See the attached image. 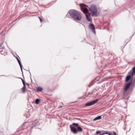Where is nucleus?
Here are the masks:
<instances>
[{"label": "nucleus", "mask_w": 135, "mask_h": 135, "mask_svg": "<svg viewBox=\"0 0 135 135\" xmlns=\"http://www.w3.org/2000/svg\"><path fill=\"white\" fill-rule=\"evenodd\" d=\"M67 15H68V14H67L66 15V16L68 17V16H67Z\"/></svg>", "instance_id": "c9c22d12"}, {"label": "nucleus", "mask_w": 135, "mask_h": 135, "mask_svg": "<svg viewBox=\"0 0 135 135\" xmlns=\"http://www.w3.org/2000/svg\"><path fill=\"white\" fill-rule=\"evenodd\" d=\"M38 18H39V20H40V21L41 22H42V19H41V18L40 17H38Z\"/></svg>", "instance_id": "393cba45"}, {"label": "nucleus", "mask_w": 135, "mask_h": 135, "mask_svg": "<svg viewBox=\"0 0 135 135\" xmlns=\"http://www.w3.org/2000/svg\"><path fill=\"white\" fill-rule=\"evenodd\" d=\"M89 28L93 33L95 34H96V32L95 30V28L93 24H90L89 25Z\"/></svg>", "instance_id": "423d86ee"}, {"label": "nucleus", "mask_w": 135, "mask_h": 135, "mask_svg": "<svg viewBox=\"0 0 135 135\" xmlns=\"http://www.w3.org/2000/svg\"><path fill=\"white\" fill-rule=\"evenodd\" d=\"M33 103H35L36 104H39L40 102H32Z\"/></svg>", "instance_id": "6ab92c4d"}, {"label": "nucleus", "mask_w": 135, "mask_h": 135, "mask_svg": "<svg viewBox=\"0 0 135 135\" xmlns=\"http://www.w3.org/2000/svg\"><path fill=\"white\" fill-rule=\"evenodd\" d=\"M62 107V106H60L59 107V108H61V107Z\"/></svg>", "instance_id": "c85d7f7f"}, {"label": "nucleus", "mask_w": 135, "mask_h": 135, "mask_svg": "<svg viewBox=\"0 0 135 135\" xmlns=\"http://www.w3.org/2000/svg\"><path fill=\"white\" fill-rule=\"evenodd\" d=\"M83 98V97H81V98H79V99H80V98Z\"/></svg>", "instance_id": "72a5a7b5"}, {"label": "nucleus", "mask_w": 135, "mask_h": 135, "mask_svg": "<svg viewBox=\"0 0 135 135\" xmlns=\"http://www.w3.org/2000/svg\"><path fill=\"white\" fill-rule=\"evenodd\" d=\"M97 90L96 89H93L91 91L89 92L88 93V95L93 94L94 92H95L97 91Z\"/></svg>", "instance_id": "9b49d317"}, {"label": "nucleus", "mask_w": 135, "mask_h": 135, "mask_svg": "<svg viewBox=\"0 0 135 135\" xmlns=\"http://www.w3.org/2000/svg\"><path fill=\"white\" fill-rule=\"evenodd\" d=\"M73 20L76 22L81 20L82 16L80 13L76 10L72 9L69 11L68 12Z\"/></svg>", "instance_id": "f257e3e1"}, {"label": "nucleus", "mask_w": 135, "mask_h": 135, "mask_svg": "<svg viewBox=\"0 0 135 135\" xmlns=\"http://www.w3.org/2000/svg\"><path fill=\"white\" fill-rule=\"evenodd\" d=\"M132 83V80H131L125 86L124 88V90L122 93V95L123 98L126 99H128L129 98V95L128 93H127V90L129 88Z\"/></svg>", "instance_id": "f03ea898"}, {"label": "nucleus", "mask_w": 135, "mask_h": 135, "mask_svg": "<svg viewBox=\"0 0 135 135\" xmlns=\"http://www.w3.org/2000/svg\"><path fill=\"white\" fill-rule=\"evenodd\" d=\"M83 130L82 129L80 126H78L77 128V130L78 132H81Z\"/></svg>", "instance_id": "2eb2a0df"}, {"label": "nucleus", "mask_w": 135, "mask_h": 135, "mask_svg": "<svg viewBox=\"0 0 135 135\" xmlns=\"http://www.w3.org/2000/svg\"><path fill=\"white\" fill-rule=\"evenodd\" d=\"M97 102H89L85 104V106H88L94 104Z\"/></svg>", "instance_id": "1a4fd4ad"}, {"label": "nucleus", "mask_w": 135, "mask_h": 135, "mask_svg": "<svg viewBox=\"0 0 135 135\" xmlns=\"http://www.w3.org/2000/svg\"><path fill=\"white\" fill-rule=\"evenodd\" d=\"M43 90V89L40 87H38L37 90V92H38L39 91H41Z\"/></svg>", "instance_id": "4468645a"}, {"label": "nucleus", "mask_w": 135, "mask_h": 135, "mask_svg": "<svg viewBox=\"0 0 135 135\" xmlns=\"http://www.w3.org/2000/svg\"><path fill=\"white\" fill-rule=\"evenodd\" d=\"M23 87L22 88L26 89V86L25 85V83H23Z\"/></svg>", "instance_id": "aec40b11"}, {"label": "nucleus", "mask_w": 135, "mask_h": 135, "mask_svg": "<svg viewBox=\"0 0 135 135\" xmlns=\"http://www.w3.org/2000/svg\"><path fill=\"white\" fill-rule=\"evenodd\" d=\"M113 135H116V133L115 132H113Z\"/></svg>", "instance_id": "cd10ccee"}, {"label": "nucleus", "mask_w": 135, "mask_h": 135, "mask_svg": "<svg viewBox=\"0 0 135 135\" xmlns=\"http://www.w3.org/2000/svg\"><path fill=\"white\" fill-rule=\"evenodd\" d=\"M16 59H17V61L20 65V68H21V72H22V75H23V70H22V65L21 64V61H20V60L18 59V58L17 57H16Z\"/></svg>", "instance_id": "6e6552de"}, {"label": "nucleus", "mask_w": 135, "mask_h": 135, "mask_svg": "<svg viewBox=\"0 0 135 135\" xmlns=\"http://www.w3.org/2000/svg\"><path fill=\"white\" fill-rule=\"evenodd\" d=\"M35 101H40L39 99H36Z\"/></svg>", "instance_id": "a878e982"}, {"label": "nucleus", "mask_w": 135, "mask_h": 135, "mask_svg": "<svg viewBox=\"0 0 135 135\" xmlns=\"http://www.w3.org/2000/svg\"><path fill=\"white\" fill-rule=\"evenodd\" d=\"M3 44V43H1L0 44V47H1V45Z\"/></svg>", "instance_id": "c756f323"}, {"label": "nucleus", "mask_w": 135, "mask_h": 135, "mask_svg": "<svg viewBox=\"0 0 135 135\" xmlns=\"http://www.w3.org/2000/svg\"><path fill=\"white\" fill-rule=\"evenodd\" d=\"M19 78V79H21V78Z\"/></svg>", "instance_id": "f704fd0d"}, {"label": "nucleus", "mask_w": 135, "mask_h": 135, "mask_svg": "<svg viewBox=\"0 0 135 135\" xmlns=\"http://www.w3.org/2000/svg\"><path fill=\"white\" fill-rule=\"evenodd\" d=\"M134 83H135V78H134Z\"/></svg>", "instance_id": "2f4dec72"}, {"label": "nucleus", "mask_w": 135, "mask_h": 135, "mask_svg": "<svg viewBox=\"0 0 135 135\" xmlns=\"http://www.w3.org/2000/svg\"><path fill=\"white\" fill-rule=\"evenodd\" d=\"M100 132H101L100 131H97L96 132V133L97 134H98Z\"/></svg>", "instance_id": "5701e85b"}, {"label": "nucleus", "mask_w": 135, "mask_h": 135, "mask_svg": "<svg viewBox=\"0 0 135 135\" xmlns=\"http://www.w3.org/2000/svg\"><path fill=\"white\" fill-rule=\"evenodd\" d=\"M80 6L81 9V10L84 13H86L88 11V10L87 8L85 7L86 5L84 3L80 4Z\"/></svg>", "instance_id": "20e7f679"}, {"label": "nucleus", "mask_w": 135, "mask_h": 135, "mask_svg": "<svg viewBox=\"0 0 135 135\" xmlns=\"http://www.w3.org/2000/svg\"><path fill=\"white\" fill-rule=\"evenodd\" d=\"M109 135H112V134H110V133H109Z\"/></svg>", "instance_id": "7c9ffc66"}, {"label": "nucleus", "mask_w": 135, "mask_h": 135, "mask_svg": "<svg viewBox=\"0 0 135 135\" xmlns=\"http://www.w3.org/2000/svg\"><path fill=\"white\" fill-rule=\"evenodd\" d=\"M101 118V115L98 116L95 118L93 119L94 121H95L98 120H99Z\"/></svg>", "instance_id": "ddd939ff"}, {"label": "nucleus", "mask_w": 135, "mask_h": 135, "mask_svg": "<svg viewBox=\"0 0 135 135\" xmlns=\"http://www.w3.org/2000/svg\"><path fill=\"white\" fill-rule=\"evenodd\" d=\"M89 10L92 16H97V10L96 6L94 4H92L90 7Z\"/></svg>", "instance_id": "7ed1b4c3"}, {"label": "nucleus", "mask_w": 135, "mask_h": 135, "mask_svg": "<svg viewBox=\"0 0 135 135\" xmlns=\"http://www.w3.org/2000/svg\"><path fill=\"white\" fill-rule=\"evenodd\" d=\"M70 128L71 131L73 132L74 134H76L77 132L76 128L71 125H70Z\"/></svg>", "instance_id": "0eeeda50"}, {"label": "nucleus", "mask_w": 135, "mask_h": 135, "mask_svg": "<svg viewBox=\"0 0 135 135\" xmlns=\"http://www.w3.org/2000/svg\"><path fill=\"white\" fill-rule=\"evenodd\" d=\"M21 90L23 93H25L26 91V89L22 88L21 89Z\"/></svg>", "instance_id": "a211bd4d"}, {"label": "nucleus", "mask_w": 135, "mask_h": 135, "mask_svg": "<svg viewBox=\"0 0 135 135\" xmlns=\"http://www.w3.org/2000/svg\"><path fill=\"white\" fill-rule=\"evenodd\" d=\"M40 123H39L38 122H35V123H34L33 125V126H38L39 125Z\"/></svg>", "instance_id": "dca6fc26"}, {"label": "nucleus", "mask_w": 135, "mask_h": 135, "mask_svg": "<svg viewBox=\"0 0 135 135\" xmlns=\"http://www.w3.org/2000/svg\"><path fill=\"white\" fill-rule=\"evenodd\" d=\"M133 76V75H132L131 74V73L130 72H129L128 73V75L126 77L125 80V82H127L131 79V80H132Z\"/></svg>", "instance_id": "39448f33"}, {"label": "nucleus", "mask_w": 135, "mask_h": 135, "mask_svg": "<svg viewBox=\"0 0 135 135\" xmlns=\"http://www.w3.org/2000/svg\"><path fill=\"white\" fill-rule=\"evenodd\" d=\"M21 80H22V81L23 84V83H25L24 81L23 80V79H22V78H21Z\"/></svg>", "instance_id": "b1692460"}, {"label": "nucleus", "mask_w": 135, "mask_h": 135, "mask_svg": "<svg viewBox=\"0 0 135 135\" xmlns=\"http://www.w3.org/2000/svg\"><path fill=\"white\" fill-rule=\"evenodd\" d=\"M109 133L108 132H105L104 133H103L102 134H103V135L104 134H109Z\"/></svg>", "instance_id": "412c9836"}, {"label": "nucleus", "mask_w": 135, "mask_h": 135, "mask_svg": "<svg viewBox=\"0 0 135 135\" xmlns=\"http://www.w3.org/2000/svg\"><path fill=\"white\" fill-rule=\"evenodd\" d=\"M72 126L77 127L78 126V124L77 123H73L72 124Z\"/></svg>", "instance_id": "f3484780"}, {"label": "nucleus", "mask_w": 135, "mask_h": 135, "mask_svg": "<svg viewBox=\"0 0 135 135\" xmlns=\"http://www.w3.org/2000/svg\"><path fill=\"white\" fill-rule=\"evenodd\" d=\"M98 100H99L98 99H96L95 100H94L93 101H98Z\"/></svg>", "instance_id": "bb28decb"}, {"label": "nucleus", "mask_w": 135, "mask_h": 135, "mask_svg": "<svg viewBox=\"0 0 135 135\" xmlns=\"http://www.w3.org/2000/svg\"><path fill=\"white\" fill-rule=\"evenodd\" d=\"M27 85H29V84L28 83H27Z\"/></svg>", "instance_id": "473e14b6"}, {"label": "nucleus", "mask_w": 135, "mask_h": 135, "mask_svg": "<svg viewBox=\"0 0 135 135\" xmlns=\"http://www.w3.org/2000/svg\"><path fill=\"white\" fill-rule=\"evenodd\" d=\"M86 17L87 20L89 21H91V18H89V15H86Z\"/></svg>", "instance_id": "f8f14e48"}, {"label": "nucleus", "mask_w": 135, "mask_h": 135, "mask_svg": "<svg viewBox=\"0 0 135 135\" xmlns=\"http://www.w3.org/2000/svg\"><path fill=\"white\" fill-rule=\"evenodd\" d=\"M92 82L90 83L88 85V86L89 87H90L91 85H92Z\"/></svg>", "instance_id": "4be33fe9"}, {"label": "nucleus", "mask_w": 135, "mask_h": 135, "mask_svg": "<svg viewBox=\"0 0 135 135\" xmlns=\"http://www.w3.org/2000/svg\"><path fill=\"white\" fill-rule=\"evenodd\" d=\"M129 72H130L132 75H133L134 74H135V66L133 68L132 71L131 70Z\"/></svg>", "instance_id": "9d476101"}]
</instances>
